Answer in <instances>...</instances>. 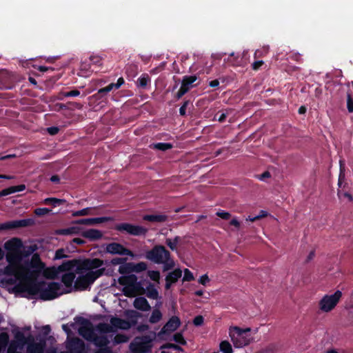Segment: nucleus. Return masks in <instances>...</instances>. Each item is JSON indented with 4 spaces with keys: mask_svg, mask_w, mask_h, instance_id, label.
<instances>
[{
    "mask_svg": "<svg viewBox=\"0 0 353 353\" xmlns=\"http://www.w3.org/2000/svg\"><path fill=\"white\" fill-rule=\"evenodd\" d=\"M26 336L24 334L18 331L14 334V341L19 345V349H22L25 345H26Z\"/></svg>",
    "mask_w": 353,
    "mask_h": 353,
    "instance_id": "obj_37",
    "label": "nucleus"
},
{
    "mask_svg": "<svg viewBox=\"0 0 353 353\" xmlns=\"http://www.w3.org/2000/svg\"><path fill=\"white\" fill-rule=\"evenodd\" d=\"M145 257L155 264H162L163 272L170 270L175 266L171 253L162 245H155L151 250L146 251Z\"/></svg>",
    "mask_w": 353,
    "mask_h": 353,
    "instance_id": "obj_2",
    "label": "nucleus"
},
{
    "mask_svg": "<svg viewBox=\"0 0 353 353\" xmlns=\"http://www.w3.org/2000/svg\"><path fill=\"white\" fill-rule=\"evenodd\" d=\"M30 263L33 268H42L44 265L38 254H34L32 255Z\"/></svg>",
    "mask_w": 353,
    "mask_h": 353,
    "instance_id": "obj_43",
    "label": "nucleus"
},
{
    "mask_svg": "<svg viewBox=\"0 0 353 353\" xmlns=\"http://www.w3.org/2000/svg\"><path fill=\"white\" fill-rule=\"evenodd\" d=\"M127 321L130 324L131 327L135 326L138 323L139 318L141 317V314L136 310L125 311Z\"/></svg>",
    "mask_w": 353,
    "mask_h": 353,
    "instance_id": "obj_24",
    "label": "nucleus"
},
{
    "mask_svg": "<svg viewBox=\"0 0 353 353\" xmlns=\"http://www.w3.org/2000/svg\"><path fill=\"white\" fill-rule=\"evenodd\" d=\"M148 265L145 262L133 263V272L139 273L146 270Z\"/></svg>",
    "mask_w": 353,
    "mask_h": 353,
    "instance_id": "obj_46",
    "label": "nucleus"
},
{
    "mask_svg": "<svg viewBox=\"0 0 353 353\" xmlns=\"http://www.w3.org/2000/svg\"><path fill=\"white\" fill-rule=\"evenodd\" d=\"M64 97H77L80 94V92L78 90H73L68 92H62Z\"/></svg>",
    "mask_w": 353,
    "mask_h": 353,
    "instance_id": "obj_60",
    "label": "nucleus"
},
{
    "mask_svg": "<svg viewBox=\"0 0 353 353\" xmlns=\"http://www.w3.org/2000/svg\"><path fill=\"white\" fill-rule=\"evenodd\" d=\"M128 259L127 258H123V257H115V258H113L111 261H110V263L112 265H122L123 263H125V261H127Z\"/></svg>",
    "mask_w": 353,
    "mask_h": 353,
    "instance_id": "obj_57",
    "label": "nucleus"
},
{
    "mask_svg": "<svg viewBox=\"0 0 353 353\" xmlns=\"http://www.w3.org/2000/svg\"><path fill=\"white\" fill-rule=\"evenodd\" d=\"M17 292H27L30 295H39L43 301H50L58 298L61 295L71 292L62 290V286L57 282L47 283L44 281H32L26 284L18 283L14 287Z\"/></svg>",
    "mask_w": 353,
    "mask_h": 353,
    "instance_id": "obj_1",
    "label": "nucleus"
},
{
    "mask_svg": "<svg viewBox=\"0 0 353 353\" xmlns=\"http://www.w3.org/2000/svg\"><path fill=\"white\" fill-rule=\"evenodd\" d=\"M160 349L161 350L174 349V350L179 351V352L183 351V349L180 345H179L177 344H174V343H167L162 345L160 347Z\"/></svg>",
    "mask_w": 353,
    "mask_h": 353,
    "instance_id": "obj_49",
    "label": "nucleus"
},
{
    "mask_svg": "<svg viewBox=\"0 0 353 353\" xmlns=\"http://www.w3.org/2000/svg\"><path fill=\"white\" fill-rule=\"evenodd\" d=\"M51 210L49 208H38L34 210V213L38 216H41L49 214Z\"/></svg>",
    "mask_w": 353,
    "mask_h": 353,
    "instance_id": "obj_51",
    "label": "nucleus"
},
{
    "mask_svg": "<svg viewBox=\"0 0 353 353\" xmlns=\"http://www.w3.org/2000/svg\"><path fill=\"white\" fill-rule=\"evenodd\" d=\"M79 334L87 340L93 341L94 345L99 347H105L109 343V341L106 336H97L94 334L91 329H79Z\"/></svg>",
    "mask_w": 353,
    "mask_h": 353,
    "instance_id": "obj_8",
    "label": "nucleus"
},
{
    "mask_svg": "<svg viewBox=\"0 0 353 353\" xmlns=\"http://www.w3.org/2000/svg\"><path fill=\"white\" fill-rule=\"evenodd\" d=\"M105 251L106 253L112 255H121V256H130L131 257L134 256V254L132 251L124 247L122 244L117 242H112L108 243L105 246Z\"/></svg>",
    "mask_w": 353,
    "mask_h": 353,
    "instance_id": "obj_11",
    "label": "nucleus"
},
{
    "mask_svg": "<svg viewBox=\"0 0 353 353\" xmlns=\"http://www.w3.org/2000/svg\"><path fill=\"white\" fill-rule=\"evenodd\" d=\"M46 346V341L42 338L35 344H31L27 346V353H44Z\"/></svg>",
    "mask_w": 353,
    "mask_h": 353,
    "instance_id": "obj_20",
    "label": "nucleus"
},
{
    "mask_svg": "<svg viewBox=\"0 0 353 353\" xmlns=\"http://www.w3.org/2000/svg\"><path fill=\"white\" fill-rule=\"evenodd\" d=\"M250 328L241 329L239 327H234L230 331V336L235 347H243L249 345L252 338L249 334Z\"/></svg>",
    "mask_w": 353,
    "mask_h": 353,
    "instance_id": "obj_4",
    "label": "nucleus"
},
{
    "mask_svg": "<svg viewBox=\"0 0 353 353\" xmlns=\"http://www.w3.org/2000/svg\"><path fill=\"white\" fill-rule=\"evenodd\" d=\"M238 59H239V56H236L234 52H232L229 55V57L227 59V62L230 63L232 65H235L239 63Z\"/></svg>",
    "mask_w": 353,
    "mask_h": 353,
    "instance_id": "obj_55",
    "label": "nucleus"
},
{
    "mask_svg": "<svg viewBox=\"0 0 353 353\" xmlns=\"http://www.w3.org/2000/svg\"><path fill=\"white\" fill-rule=\"evenodd\" d=\"M220 350L223 353H232V347L228 341H223L219 345Z\"/></svg>",
    "mask_w": 353,
    "mask_h": 353,
    "instance_id": "obj_41",
    "label": "nucleus"
},
{
    "mask_svg": "<svg viewBox=\"0 0 353 353\" xmlns=\"http://www.w3.org/2000/svg\"><path fill=\"white\" fill-rule=\"evenodd\" d=\"M196 75L184 76L181 81V85L177 93L176 94L175 98L176 99H181L185 94H186L192 88L196 85L193 83L197 80Z\"/></svg>",
    "mask_w": 353,
    "mask_h": 353,
    "instance_id": "obj_12",
    "label": "nucleus"
},
{
    "mask_svg": "<svg viewBox=\"0 0 353 353\" xmlns=\"http://www.w3.org/2000/svg\"><path fill=\"white\" fill-rule=\"evenodd\" d=\"M114 229L121 234L134 236H145L148 231L143 226L125 222L117 223Z\"/></svg>",
    "mask_w": 353,
    "mask_h": 353,
    "instance_id": "obj_6",
    "label": "nucleus"
},
{
    "mask_svg": "<svg viewBox=\"0 0 353 353\" xmlns=\"http://www.w3.org/2000/svg\"><path fill=\"white\" fill-rule=\"evenodd\" d=\"M182 276V271L177 268L173 270L171 272H169L168 275L165 276V280H169L173 283H175L179 279H180Z\"/></svg>",
    "mask_w": 353,
    "mask_h": 353,
    "instance_id": "obj_31",
    "label": "nucleus"
},
{
    "mask_svg": "<svg viewBox=\"0 0 353 353\" xmlns=\"http://www.w3.org/2000/svg\"><path fill=\"white\" fill-rule=\"evenodd\" d=\"M35 224V221L32 218L14 220L0 223V231L9 230L19 228H26L32 226Z\"/></svg>",
    "mask_w": 353,
    "mask_h": 353,
    "instance_id": "obj_10",
    "label": "nucleus"
},
{
    "mask_svg": "<svg viewBox=\"0 0 353 353\" xmlns=\"http://www.w3.org/2000/svg\"><path fill=\"white\" fill-rule=\"evenodd\" d=\"M65 347L70 353H84L85 350L84 341L78 337L68 339Z\"/></svg>",
    "mask_w": 353,
    "mask_h": 353,
    "instance_id": "obj_13",
    "label": "nucleus"
},
{
    "mask_svg": "<svg viewBox=\"0 0 353 353\" xmlns=\"http://www.w3.org/2000/svg\"><path fill=\"white\" fill-rule=\"evenodd\" d=\"M68 257L66 254H65V250L63 248L58 249L55 252L54 259H62Z\"/></svg>",
    "mask_w": 353,
    "mask_h": 353,
    "instance_id": "obj_61",
    "label": "nucleus"
},
{
    "mask_svg": "<svg viewBox=\"0 0 353 353\" xmlns=\"http://www.w3.org/2000/svg\"><path fill=\"white\" fill-rule=\"evenodd\" d=\"M114 89L113 83H110L106 87L102 88L98 90V92L94 95L97 99H101L102 97L105 96L109 92Z\"/></svg>",
    "mask_w": 353,
    "mask_h": 353,
    "instance_id": "obj_36",
    "label": "nucleus"
},
{
    "mask_svg": "<svg viewBox=\"0 0 353 353\" xmlns=\"http://www.w3.org/2000/svg\"><path fill=\"white\" fill-rule=\"evenodd\" d=\"M150 335L137 336L130 345L132 353H149L152 347V341Z\"/></svg>",
    "mask_w": 353,
    "mask_h": 353,
    "instance_id": "obj_5",
    "label": "nucleus"
},
{
    "mask_svg": "<svg viewBox=\"0 0 353 353\" xmlns=\"http://www.w3.org/2000/svg\"><path fill=\"white\" fill-rule=\"evenodd\" d=\"M110 323L111 325H112V326H114L115 331L117 329L128 330L131 328V325L127 320L122 319L117 316L112 317L110 319Z\"/></svg>",
    "mask_w": 353,
    "mask_h": 353,
    "instance_id": "obj_19",
    "label": "nucleus"
},
{
    "mask_svg": "<svg viewBox=\"0 0 353 353\" xmlns=\"http://www.w3.org/2000/svg\"><path fill=\"white\" fill-rule=\"evenodd\" d=\"M345 179V175L344 167L342 164V161H340V173H339V180H338V185L339 188L342 187V185L344 183Z\"/></svg>",
    "mask_w": 353,
    "mask_h": 353,
    "instance_id": "obj_48",
    "label": "nucleus"
},
{
    "mask_svg": "<svg viewBox=\"0 0 353 353\" xmlns=\"http://www.w3.org/2000/svg\"><path fill=\"white\" fill-rule=\"evenodd\" d=\"M134 307L139 310L148 312L151 310V306L145 297L140 296L134 299L133 302Z\"/></svg>",
    "mask_w": 353,
    "mask_h": 353,
    "instance_id": "obj_21",
    "label": "nucleus"
},
{
    "mask_svg": "<svg viewBox=\"0 0 353 353\" xmlns=\"http://www.w3.org/2000/svg\"><path fill=\"white\" fill-rule=\"evenodd\" d=\"M194 279V277L192 272L188 268H185L184 270V276H183V281H192Z\"/></svg>",
    "mask_w": 353,
    "mask_h": 353,
    "instance_id": "obj_54",
    "label": "nucleus"
},
{
    "mask_svg": "<svg viewBox=\"0 0 353 353\" xmlns=\"http://www.w3.org/2000/svg\"><path fill=\"white\" fill-rule=\"evenodd\" d=\"M19 348V345L14 341H11L8 348V353H18L17 349Z\"/></svg>",
    "mask_w": 353,
    "mask_h": 353,
    "instance_id": "obj_58",
    "label": "nucleus"
},
{
    "mask_svg": "<svg viewBox=\"0 0 353 353\" xmlns=\"http://www.w3.org/2000/svg\"><path fill=\"white\" fill-rule=\"evenodd\" d=\"M78 263L77 260H70V261H65L62 263L61 265H60L58 267V270L59 272H65V271H70L72 270Z\"/></svg>",
    "mask_w": 353,
    "mask_h": 353,
    "instance_id": "obj_27",
    "label": "nucleus"
},
{
    "mask_svg": "<svg viewBox=\"0 0 353 353\" xmlns=\"http://www.w3.org/2000/svg\"><path fill=\"white\" fill-rule=\"evenodd\" d=\"M18 269L19 265L8 263V265L4 268L3 273L7 276H16L18 272Z\"/></svg>",
    "mask_w": 353,
    "mask_h": 353,
    "instance_id": "obj_30",
    "label": "nucleus"
},
{
    "mask_svg": "<svg viewBox=\"0 0 353 353\" xmlns=\"http://www.w3.org/2000/svg\"><path fill=\"white\" fill-rule=\"evenodd\" d=\"M110 220H111V218L108 217V216L92 218V224L95 225V224H99V223H103L108 222Z\"/></svg>",
    "mask_w": 353,
    "mask_h": 353,
    "instance_id": "obj_52",
    "label": "nucleus"
},
{
    "mask_svg": "<svg viewBox=\"0 0 353 353\" xmlns=\"http://www.w3.org/2000/svg\"><path fill=\"white\" fill-rule=\"evenodd\" d=\"M82 236L91 241L99 240L103 236V233L97 229H89L82 232Z\"/></svg>",
    "mask_w": 353,
    "mask_h": 353,
    "instance_id": "obj_22",
    "label": "nucleus"
},
{
    "mask_svg": "<svg viewBox=\"0 0 353 353\" xmlns=\"http://www.w3.org/2000/svg\"><path fill=\"white\" fill-rule=\"evenodd\" d=\"M66 202L65 199H61L54 197H48L43 200V203L45 205H50L53 207L59 206Z\"/></svg>",
    "mask_w": 353,
    "mask_h": 353,
    "instance_id": "obj_32",
    "label": "nucleus"
},
{
    "mask_svg": "<svg viewBox=\"0 0 353 353\" xmlns=\"http://www.w3.org/2000/svg\"><path fill=\"white\" fill-rule=\"evenodd\" d=\"M144 221L155 223H163L168 220V216L165 214H146L143 217Z\"/></svg>",
    "mask_w": 353,
    "mask_h": 353,
    "instance_id": "obj_25",
    "label": "nucleus"
},
{
    "mask_svg": "<svg viewBox=\"0 0 353 353\" xmlns=\"http://www.w3.org/2000/svg\"><path fill=\"white\" fill-rule=\"evenodd\" d=\"M181 241V237L176 236L173 239H166L165 244L172 251H176L177 250V245Z\"/></svg>",
    "mask_w": 353,
    "mask_h": 353,
    "instance_id": "obj_34",
    "label": "nucleus"
},
{
    "mask_svg": "<svg viewBox=\"0 0 353 353\" xmlns=\"http://www.w3.org/2000/svg\"><path fill=\"white\" fill-rule=\"evenodd\" d=\"M147 281H138V279L135 281L132 286L130 289V296H126L127 297L132 298L135 297L137 295H143L145 293V289L143 287L144 283Z\"/></svg>",
    "mask_w": 353,
    "mask_h": 353,
    "instance_id": "obj_17",
    "label": "nucleus"
},
{
    "mask_svg": "<svg viewBox=\"0 0 353 353\" xmlns=\"http://www.w3.org/2000/svg\"><path fill=\"white\" fill-rule=\"evenodd\" d=\"M103 265V261L97 258L86 259L82 261L79 268L82 270H92L100 268Z\"/></svg>",
    "mask_w": 353,
    "mask_h": 353,
    "instance_id": "obj_16",
    "label": "nucleus"
},
{
    "mask_svg": "<svg viewBox=\"0 0 353 353\" xmlns=\"http://www.w3.org/2000/svg\"><path fill=\"white\" fill-rule=\"evenodd\" d=\"M14 79L12 73L5 69L0 70V87L10 90L14 87Z\"/></svg>",
    "mask_w": 353,
    "mask_h": 353,
    "instance_id": "obj_15",
    "label": "nucleus"
},
{
    "mask_svg": "<svg viewBox=\"0 0 353 353\" xmlns=\"http://www.w3.org/2000/svg\"><path fill=\"white\" fill-rule=\"evenodd\" d=\"M347 108L349 112H353V99L350 93L347 94Z\"/></svg>",
    "mask_w": 353,
    "mask_h": 353,
    "instance_id": "obj_59",
    "label": "nucleus"
},
{
    "mask_svg": "<svg viewBox=\"0 0 353 353\" xmlns=\"http://www.w3.org/2000/svg\"><path fill=\"white\" fill-rule=\"evenodd\" d=\"M10 188L12 194L18 192H21V191H23L24 190H26V185L24 184H21V185H14V186H10Z\"/></svg>",
    "mask_w": 353,
    "mask_h": 353,
    "instance_id": "obj_62",
    "label": "nucleus"
},
{
    "mask_svg": "<svg viewBox=\"0 0 353 353\" xmlns=\"http://www.w3.org/2000/svg\"><path fill=\"white\" fill-rule=\"evenodd\" d=\"M105 268H100L97 270H91L87 272L88 278L91 280L92 283L96 279L101 276L105 272Z\"/></svg>",
    "mask_w": 353,
    "mask_h": 353,
    "instance_id": "obj_38",
    "label": "nucleus"
},
{
    "mask_svg": "<svg viewBox=\"0 0 353 353\" xmlns=\"http://www.w3.org/2000/svg\"><path fill=\"white\" fill-rule=\"evenodd\" d=\"M151 79L150 76L146 74H142L137 81V86L139 88L145 89L147 85L150 83Z\"/></svg>",
    "mask_w": 353,
    "mask_h": 353,
    "instance_id": "obj_28",
    "label": "nucleus"
},
{
    "mask_svg": "<svg viewBox=\"0 0 353 353\" xmlns=\"http://www.w3.org/2000/svg\"><path fill=\"white\" fill-rule=\"evenodd\" d=\"M37 249L38 247L36 244H32L27 246H24L23 245V248H21V256L23 258L28 257L32 254Z\"/></svg>",
    "mask_w": 353,
    "mask_h": 353,
    "instance_id": "obj_33",
    "label": "nucleus"
},
{
    "mask_svg": "<svg viewBox=\"0 0 353 353\" xmlns=\"http://www.w3.org/2000/svg\"><path fill=\"white\" fill-rule=\"evenodd\" d=\"M216 216L221 218L222 219L228 220L230 218L231 214L228 212L219 210L216 212Z\"/></svg>",
    "mask_w": 353,
    "mask_h": 353,
    "instance_id": "obj_64",
    "label": "nucleus"
},
{
    "mask_svg": "<svg viewBox=\"0 0 353 353\" xmlns=\"http://www.w3.org/2000/svg\"><path fill=\"white\" fill-rule=\"evenodd\" d=\"M9 343V335L7 332L0 333V348L6 347Z\"/></svg>",
    "mask_w": 353,
    "mask_h": 353,
    "instance_id": "obj_47",
    "label": "nucleus"
},
{
    "mask_svg": "<svg viewBox=\"0 0 353 353\" xmlns=\"http://www.w3.org/2000/svg\"><path fill=\"white\" fill-rule=\"evenodd\" d=\"M22 241L19 238H12L4 243V248L7 250L6 259L8 263L19 265L23 257L21 256Z\"/></svg>",
    "mask_w": 353,
    "mask_h": 353,
    "instance_id": "obj_3",
    "label": "nucleus"
},
{
    "mask_svg": "<svg viewBox=\"0 0 353 353\" xmlns=\"http://www.w3.org/2000/svg\"><path fill=\"white\" fill-rule=\"evenodd\" d=\"M148 276L153 281L159 283L161 274L158 270H148L147 272Z\"/></svg>",
    "mask_w": 353,
    "mask_h": 353,
    "instance_id": "obj_44",
    "label": "nucleus"
},
{
    "mask_svg": "<svg viewBox=\"0 0 353 353\" xmlns=\"http://www.w3.org/2000/svg\"><path fill=\"white\" fill-rule=\"evenodd\" d=\"M172 147L173 145L170 143H157L154 144L153 148L161 151H166L172 149Z\"/></svg>",
    "mask_w": 353,
    "mask_h": 353,
    "instance_id": "obj_42",
    "label": "nucleus"
},
{
    "mask_svg": "<svg viewBox=\"0 0 353 353\" xmlns=\"http://www.w3.org/2000/svg\"><path fill=\"white\" fill-rule=\"evenodd\" d=\"M74 224L92 225V218L81 219L73 221Z\"/></svg>",
    "mask_w": 353,
    "mask_h": 353,
    "instance_id": "obj_56",
    "label": "nucleus"
},
{
    "mask_svg": "<svg viewBox=\"0 0 353 353\" xmlns=\"http://www.w3.org/2000/svg\"><path fill=\"white\" fill-rule=\"evenodd\" d=\"M75 276V274L73 272L65 273L62 275L61 282L66 288H72Z\"/></svg>",
    "mask_w": 353,
    "mask_h": 353,
    "instance_id": "obj_29",
    "label": "nucleus"
},
{
    "mask_svg": "<svg viewBox=\"0 0 353 353\" xmlns=\"http://www.w3.org/2000/svg\"><path fill=\"white\" fill-rule=\"evenodd\" d=\"M148 285L146 286L145 294L148 298L156 300L159 298V292L155 288L153 283L147 281Z\"/></svg>",
    "mask_w": 353,
    "mask_h": 353,
    "instance_id": "obj_26",
    "label": "nucleus"
},
{
    "mask_svg": "<svg viewBox=\"0 0 353 353\" xmlns=\"http://www.w3.org/2000/svg\"><path fill=\"white\" fill-rule=\"evenodd\" d=\"M180 319L176 316H172L168 322L163 325L161 330L157 333V336L159 339L165 340L164 336L169 335L176 330L181 325Z\"/></svg>",
    "mask_w": 353,
    "mask_h": 353,
    "instance_id": "obj_9",
    "label": "nucleus"
},
{
    "mask_svg": "<svg viewBox=\"0 0 353 353\" xmlns=\"http://www.w3.org/2000/svg\"><path fill=\"white\" fill-rule=\"evenodd\" d=\"M119 272L123 275L130 274L133 272V263L126 261L120 265L119 268Z\"/></svg>",
    "mask_w": 353,
    "mask_h": 353,
    "instance_id": "obj_35",
    "label": "nucleus"
},
{
    "mask_svg": "<svg viewBox=\"0 0 353 353\" xmlns=\"http://www.w3.org/2000/svg\"><path fill=\"white\" fill-rule=\"evenodd\" d=\"M92 208H85L80 210L74 211L72 212V216H86L89 214H93L91 212Z\"/></svg>",
    "mask_w": 353,
    "mask_h": 353,
    "instance_id": "obj_45",
    "label": "nucleus"
},
{
    "mask_svg": "<svg viewBox=\"0 0 353 353\" xmlns=\"http://www.w3.org/2000/svg\"><path fill=\"white\" fill-rule=\"evenodd\" d=\"M90 60L93 65L100 66L102 64L103 58L99 55H91Z\"/></svg>",
    "mask_w": 353,
    "mask_h": 353,
    "instance_id": "obj_53",
    "label": "nucleus"
},
{
    "mask_svg": "<svg viewBox=\"0 0 353 353\" xmlns=\"http://www.w3.org/2000/svg\"><path fill=\"white\" fill-rule=\"evenodd\" d=\"M92 283V282L88 278L86 273L85 275H81L77 278L74 281V288L75 290H84Z\"/></svg>",
    "mask_w": 353,
    "mask_h": 353,
    "instance_id": "obj_18",
    "label": "nucleus"
},
{
    "mask_svg": "<svg viewBox=\"0 0 353 353\" xmlns=\"http://www.w3.org/2000/svg\"><path fill=\"white\" fill-rule=\"evenodd\" d=\"M162 319V313L159 309H154L153 310L150 318H149V322L150 323H157L161 321Z\"/></svg>",
    "mask_w": 353,
    "mask_h": 353,
    "instance_id": "obj_39",
    "label": "nucleus"
},
{
    "mask_svg": "<svg viewBox=\"0 0 353 353\" xmlns=\"http://www.w3.org/2000/svg\"><path fill=\"white\" fill-rule=\"evenodd\" d=\"M81 228L78 226H72L68 228H61V229H57L55 230V234L57 235H63V236H68V235H73V234H78L81 232Z\"/></svg>",
    "mask_w": 353,
    "mask_h": 353,
    "instance_id": "obj_23",
    "label": "nucleus"
},
{
    "mask_svg": "<svg viewBox=\"0 0 353 353\" xmlns=\"http://www.w3.org/2000/svg\"><path fill=\"white\" fill-rule=\"evenodd\" d=\"M98 330L100 332L104 333V334H108V333L115 332V329L114 328V326H112V325H111V323L110 324H108V323H99L98 325Z\"/></svg>",
    "mask_w": 353,
    "mask_h": 353,
    "instance_id": "obj_40",
    "label": "nucleus"
},
{
    "mask_svg": "<svg viewBox=\"0 0 353 353\" xmlns=\"http://www.w3.org/2000/svg\"><path fill=\"white\" fill-rule=\"evenodd\" d=\"M204 318L201 315H197L193 319V323L195 326H201L203 324Z\"/></svg>",
    "mask_w": 353,
    "mask_h": 353,
    "instance_id": "obj_63",
    "label": "nucleus"
},
{
    "mask_svg": "<svg viewBox=\"0 0 353 353\" xmlns=\"http://www.w3.org/2000/svg\"><path fill=\"white\" fill-rule=\"evenodd\" d=\"M173 340L178 344L185 345H186L187 342L185 340L182 333L181 332H176L173 336Z\"/></svg>",
    "mask_w": 353,
    "mask_h": 353,
    "instance_id": "obj_50",
    "label": "nucleus"
},
{
    "mask_svg": "<svg viewBox=\"0 0 353 353\" xmlns=\"http://www.w3.org/2000/svg\"><path fill=\"white\" fill-rule=\"evenodd\" d=\"M137 279V276L134 274L123 275L118 279L119 283L123 286V292L125 296L131 295L129 292L130 289Z\"/></svg>",
    "mask_w": 353,
    "mask_h": 353,
    "instance_id": "obj_14",
    "label": "nucleus"
},
{
    "mask_svg": "<svg viewBox=\"0 0 353 353\" xmlns=\"http://www.w3.org/2000/svg\"><path fill=\"white\" fill-rule=\"evenodd\" d=\"M342 296V292L336 290L333 294L325 295L319 301V308L325 312L332 310Z\"/></svg>",
    "mask_w": 353,
    "mask_h": 353,
    "instance_id": "obj_7",
    "label": "nucleus"
}]
</instances>
